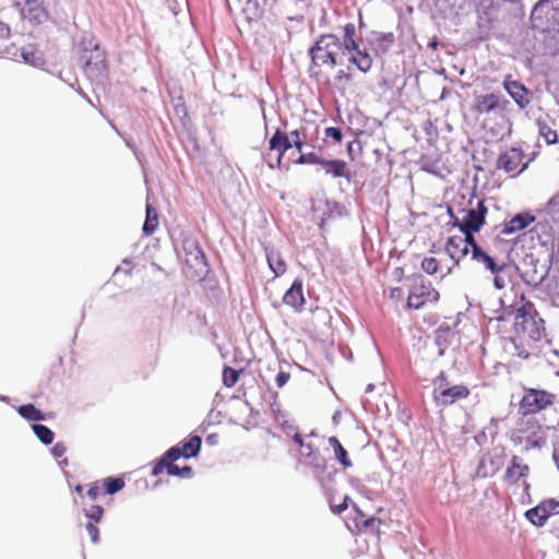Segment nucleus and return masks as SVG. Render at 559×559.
Masks as SVG:
<instances>
[{"label":"nucleus","instance_id":"nucleus-52","mask_svg":"<svg viewBox=\"0 0 559 559\" xmlns=\"http://www.w3.org/2000/svg\"><path fill=\"white\" fill-rule=\"evenodd\" d=\"M538 504L542 508V510H544L545 513H547L546 515L548 516V519L552 515L559 514V500L555 498L544 499Z\"/></svg>","mask_w":559,"mask_h":559},{"label":"nucleus","instance_id":"nucleus-34","mask_svg":"<svg viewBox=\"0 0 559 559\" xmlns=\"http://www.w3.org/2000/svg\"><path fill=\"white\" fill-rule=\"evenodd\" d=\"M16 411L22 418L28 421L39 423L47 419V413L36 407L33 403L22 404Z\"/></svg>","mask_w":559,"mask_h":559},{"label":"nucleus","instance_id":"nucleus-30","mask_svg":"<svg viewBox=\"0 0 559 559\" xmlns=\"http://www.w3.org/2000/svg\"><path fill=\"white\" fill-rule=\"evenodd\" d=\"M461 212L465 213L461 219L460 231L465 233H479L484 227L481 219L474 213L472 209H461Z\"/></svg>","mask_w":559,"mask_h":559},{"label":"nucleus","instance_id":"nucleus-5","mask_svg":"<svg viewBox=\"0 0 559 559\" xmlns=\"http://www.w3.org/2000/svg\"><path fill=\"white\" fill-rule=\"evenodd\" d=\"M343 38L341 46L343 47V55L348 52V62L355 66L360 72L367 73L370 71L373 60L367 49H360L359 43L356 39V26L354 23H347L343 26Z\"/></svg>","mask_w":559,"mask_h":559},{"label":"nucleus","instance_id":"nucleus-7","mask_svg":"<svg viewBox=\"0 0 559 559\" xmlns=\"http://www.w3.org/2000/svg\"><path fill=\"white\" fill-rule=\"evenodd\" d=\"M79 62L87 79L97 85H105L109 82V66L106 58V51L100 48L91 55L79 57Z\"/></svg>","mask_w":559,"mask_h":559},{"label":"nucleus","instance_id":"nucleus-48","mask_svg":"<svg viewBox=\"0 0 559 559\" xmlns=\"http://www.w3.org/2000/svg\"><path fill=\"white\" fill-rule=\"evenodd\" d=\"M542 213L554 223L559 224V192L548 200Z\"/></svg>","mask_w":559,"mask_h":559},{"label":"nucleus","instance_id":"nucleus-49","mask_svg":"<svg viewBox=\"0 0 559 559\" xmlns=\"http://www.w3.org/2000/svg\"><path fill=\"white\" fill-rule=\"evenodd\" d=\"M241 370H237L230 366L224 365L222 371V381L226 388H233L236 385L240 378Z\"/></svg>","mask_w":559,"mask_h":559},{"label":"nucleus","instance_id":"nucleus-13","mask_svg":"<svg viewBox=\"0 0 559 559\" xmlns=\"http://www.w3.org/2000/svg\"><path fill=\"white\" fill-rule=\"evenodd\" d=\"M469 389L465 384H455L448 388H439L433 390V401L437 405H452L455 402L466 399L469 395Z\"/></svg>","mask_w":559,"mask_h":559},{"label":"nucleus","instance_id":"nucleus-28","mask_svg":"<svg viewBox=\"0 0 559 559\" xmlns=\"http://www.w3.org/2000/svg\"><path fill=\"white\" fill-rule=\"evenodd\" d=\"M500 107V96L493 93L479 95L475 98L474 110L478 114H489Z\"/></svg>","mask_w":559,"mask_h":559},{"label":"nucleus","instance_id":"nucleus-53","mask_svg":"<svg viewBox=\"0 0 559 559\" xmlns=\"http://www.w3.org/2000/svg\"><path fill=\"white\" fill-rule=\"evenodd\" d=\"M292 440L295 444L298 445L300 450V455L302 456V451L306 452H319V449L316 448L311 442H306L305 437L301 432H296L292 436Z\"/></svg>","mask_w":559,"mask_h":559},{"label":"nucleus","instance_id":"nucleus-42","mask_svg":"<svg viewBox=\"0 0 559 559\" xmlns=\"http://www.w3.org/2000/svg\"><path fill=\"white\" fill-rule=\"evenodd\" d=\"M32 430L36 438L45 445H49L53 442L55 432L46 425L41 423H33Z\"/></svg>","mask_w":559,"mask_h":559},{"label":"nucleus","instance_id":"nucleus-33","mask_svg":"<svg viewBox=\"0 0 559 559\" xmlns=\"http://www.w3.org/2000/svg\"><path fill=\"white\" fill-rule=\"evenodd\" d=\"M167 92L176 115L179 117L182 123H185V120L189 118V115L182 96V90L179 88L177 91L176 88H167Z\"/></svg>","mask_w":559,"mask_h":559},{"label":"nucleus","instance_id":"nucleus-39","mask_svg":"<svg viewBox=\"0 0 559 559\" xmlns=\"http://www.w3.org/2000/svg\"><path fill=\"white\" fill-rule=\"evenodd\" d=\"M536 424V430H533L526 438V449H542L546 444L547 435L543 430L542 425H539L537 421Z\"/></svg>","mask_w":559,"mask_h":559},{"label":"nucleus","instance_id":"nucleus-9","mask_svg":"<svg viewBox=\"0 0 559 559\" xmlns=\"http://www.w3.org/2000/svg\"><path fill=\"white\" fill-rule=\"evenodd\" d=\"M556 401V395L544 389L525 388L519 403V413L523 416L537 414Z\"/></svg>","mask_w":559,"mask_h":559},{"label":"nucleus","instance_id":"nucleus-46","mask_svg":"<svg viewBox=\"0 0 559 559\" xmlns=\"http://www.w3.org/2000/svg\"><path fill=\"white\" fill-rule=\"evenodd\" d=\"M462 239H463V248L461 249V257H465L468 253H471V257L473 255V252L476 250H481L483 248L475 239L476 233H465L461 231Z\"/></svg>","mask_w":559,"mask_h":559},{"label":"nucleus","instance_id":"nucleus-45","mask_svg":"<svg viewBox=\"0 0 559 559\" xmlns=\"http://www.w3.org/2000/svg\"><path fill=\"white\" fill-rule=\"evenodd\" d=\"M538 134L542 136L547 145L558 143L559 135L556 130L551 129L546 121L538 119L537 120Z\"/></svg>","mask_w":559,"mask_h":559},{"label":"nucleus","instance_id":"nucleus-4","mask_svg":"<svg viewBox=\"0 0 559 559\" xmlns=\"http://www.w3.org/2000/svg\"><path fill=\"white\" fill-rule=\"evenodd\" d=\"M406 282L409 286V293L407 296V307L411 309L419 310L427 302H438L440 299L439 292L432 287L430 281H428L421 273H413L406 277Z\"/></svg>","mask_w":559,"mask_h":559},{"label":"nucleus","instance_id":"nucleus-58","mask_svg":"<svg viewBox=\"0 0 559 559\" xmlns=\"http://www.w3.org/2000/svg\"><path fill=\"white\" fill-rule=\"evenodd\" d=\"M324 134L326 138L332 139L335 143H340L343 140L342 129L338 127H328L324 129Z\"/></svg>","mask_w":559,"mask_h":559},{"label":"nucleus","instance_id":"nucleus-59","mask_svg":"<svg viewBox=\"0 0 559 559\" xmlns=\"http://www.w3.org/2000/svg\"><path fill=\"white\" fill-rule=\"evenodd\" d=\"M289 138H290L292 147H295L299 153H301V150L304 148L305 143L300 139V131L298 129L293 130L289 133Z\"/></svg>","mask_w":559,"mask_h":559},{"label":"nucleus","instance_id":"nucleus-12","mask_svg":"<svg viewBox=\"0 0 559 559\" xmlns=\"http://www.w3.org/2000/svg\"><path fill=\"white\" fill-rule=\"evenodd\" d=\"M151 465H152L151 475L154 477L159 476L164 472H166V474L168 476L178 477L181 479H190L194 475L192 466H190V465L179 466L176 464V462H170V461L166 460L164 454H162L159 457L154 460L151 463Z\"/></svg>","mask_w":559,"mask_h":559},{"label":"nucleus","instance_id":"nucleus-1","mask_svg":"<svg viewBox=\"0 0 559 559\" xmlns=\"http://www.w3.org/2000/svg\"><path fill=\"white\" fill-rule=\"evenodd\" d=\"M341 50H343V47L337 35L324 33L317 36L307 50V56L310 59L309 78L319 81L323 67L334 69L342 64Z\"/></svg>","mask_w":559,"mask_h":559},{"label":"nucleus","instance_id":"nucleus-19","mask_svg":"<svg viewBox=\"0 0 559 559\" xmlns=\"http://www.w3.org/2000/svg\"><path fill=\"white\" fill-rule=\"evenodd\" d=\"M535 222L536 216L531 211L516 213L509 221H504L502 224L501 234L509 236L518 231H522Z\"/></svg>","mask_w":559,"mask_h":559},{"label":"nucleus","instance_id":"nucleus-22","mask_svg":"<svg viewBox=\"0 0 559 559\" xmlns=\"http://www.w3.org/2000/svg\"><path fill=\"white\" fill-rule=\"evenodd\" d=\"M21 15L33 26L41 25L50 19L48 10L40 0H36L33 4H24Z\"/></svg>","mask_w":559,"mask_h":559},{"label":"nucleus","instance_id":"nucleus-64","mask_svg":"<svg viewBox=\"0 0 559 559\" xmlns=\"http://www.w3.org/2000/svg\"><path fill=\"white\" fill-rule=\"evenodd\" d=\"M67 452V447L63 442H57L50 448V453L55 459H61Z\"/></svg>","mask_w":559,"mask_h":559},{"label":"nucleus","instance_id":"nucleus-10","mask_svg":"<svg viewBox=\"0 0 559 559\" xmlns=\"http://www.w3.org/2000/svg\"><path fill=\"white\" fill-rule=\"evenodd\" d=\"M202 448V437L195 432L189 433L177 444L170 447L163 454L170 462L179 459L190 460L199 456Z\"/></svg>","mask_w":559,"mask_h":559},{"label":"nucleus","instance_id":"nucleus-56","mask_svg":"<svg viewBox=\"0 0 559 559\" xmlns=\"http://www.w3.org/2000/svg\"><path fill=\"white\" fill-rule=\"evenodd\" d=\"M84 515L90 522L99 523L104 516V508L100 504H93L88 510H84Z\"/></svg>","mask_w":559,"mask_h":559},{"label":"nucleus","instance_id":"nucleus-47","mask_svg":"<svg viewBox=\"0 0 559 559\" xmlns=\"http://www.w3.org/2000/svg\"><path fill=\"white\" fill-rule=\"evenodd\" d=\"M498 301H499L500 308L495 311L496 312L495 319L497 321H507V320H509L510 317H514V319L516 318V314H518L516 310H519V307H520L519 305L511 304L509 306H506L502 298H499Z\"/></svg>","mask_w":559,"mask_h":559},{"label":"nucleus","instance_id":"nucleus-62","mask_svg":"<svg viewBox=\"0 0 559 559\" xmlns=\"http://www.w3.org/2000/svg\"><path fill=\"white\" fill-rule=\"evenodd\" d=\"M213 415H214V409H211L210 413L207 414L206 418L197 427V429L193 432H195L200 436L202 433H204L209 429V427L214 425V421L212 420Z\"/></svg>","mask_w":559,"mask_h":559},{"label":"nucleus","instance_id":"nucleus-44","mask_svg":"<svg viewBox=\"0 0 559 559\" xmlns=\"http://www.w3.org/2000/svg\"><path fill=\"white\" fill-rule=\"evenodd\" d=\"M463 239L462 236H451L447 239L445 251L449 257L454 261V265H457L460 262V257H456V253H461V249L463 248Z\"/></svg>","mask_w":559,"mask_h":559},{"label":"nucleus","instance_id":"nucleus-35","mask_svg":"<svg viewBox=\"0 0 559 559\" xmlns=\"http://www.w3.org/2000/svg\"><path fill=\"white\" fill-rule=\"evenodd\" d=\"M329 444L332 447L334 452V457L344 468H348L353 465L352 460L349 459L348 451L343 447L341 441L332 436L329 438Z\"/></svg>","mask_w":559,"mask_h":559},{"label":"nucleus","instance_id":"nucleus-36","mask_svg":"<svg viewBox=\"0 0 559 559\" xmlns=\"http://www.w3.org/2000/svg\"><path fill=\"white\" fill-rule=\"evenodd\" d=\"M158 227V214L156 209L151 204L146 203L145 206V221L142 226V233L145 236H151L155 233Z\"/></svg>","mask_w":559,"mask_h":559},{"label":"nucleus","instance_id":"nucleus-27","mask_svg":"<svg viewBox=\"0 0 559 559\" xmlns=\"http://www.w3.org/2000/svg\"><path fill=\"white\" fill-rule=\"evenodd\" d=\"M20 56L26 64L34 68L43 69L46 64L44 53L39 51L34 44H28L22 47Z\"/></svg>","mask_w":559,"mask_h":559},{"label":"nucleus","instance_id":"nucleus-60","mask_svg":"<svg viewBox=\"0 0 559 559\" xmlns=\"http://www.w3.org/2000/svg\"><path fill=\"white\" fill-rule=\"evenodd\" d=\"M350 68L348 67V70L345 71L343 69L338 70L334 76V82L336 84H343L345 82H352L354 76L352 74V72L349 71Z\"/></svg>","mask_w":559,"mask_h":559},{"label":"nucleus","instance_id":"nucleus-55","mask_svg":"<svg viewBox=\"0 0 559 559\" xmlns=\"http://www.w3.org/2000/svg\"><path fill=\"white\" fill-rule=\"evenodd\" d=\"M420 266H421V270L428 274V275H433L436 274L439 269H440V263L439 261L433 258V257H425L423 260H421V263H420Z\"/></svg>","mask_w":559,"mask_h":559},{"label":"nucleus","instance_id":"nucleus-54","mask_svg":"<svg viewBox=\"0 0 559 559\" xmlns=\"http://www.w3.org/2000/svg\"><path fill=\"white\" fill-rule=\"evenodd\" d=\"M521 459L516 455H513L509 466L506 469L503 481L508 485H514V474L513 471H516L518 467L521 465Z\"/></svg>","mask_w":559,"mask_h":559},{"label":"nucleus","instance_id":"nucleus-61","mask_svg":"<svg viewBox=\"0 0 559 559\" xmlns=\"http://www.w3.org/2000/svg\"><path fill=\"white\" fill-rule=\"evenodd\" d=\"M474 213L481 219L484 224H486V216L488 213V209L485 205V199L478 200L476 207H471Z\"/></svg>","mask_w":559,"mask_h":559},{"label":"nucleus","instance_id":"nucleus-63","mask_svg":"<svg viewBox=\"0 0 559 559\" xmlns=\"http://www.w3.org/2000/svg\"><path fill=\"white\" fill-rule=\"evenodd\" d=\"M85 528L91 537V542L95 545L98 544L100 540V535H99V530L96 526V524H94L92 522H87L85 525Z\"/></svg>","mask_w":559,"mask_h":559},{"label":"nucleus","instance_id":"nucleus-26","mask_svg":"<svg viewBox=\"0 0 559 559\" xmlns=\"http://www.w3.org/2000/svg\"><path fill=\"white\" fill-rule=\"evenodd\" d=\"M471 258L472 260L481 263L490 273L507 271V269L510 267L506 262L499 263L495 257L487 253L484 249L474 251Z\"/></svg>","mask_w":559,"mask_h":559},{"label":"nucleus","instance_id":"nucleus-50","mask_svg":"<svg viewBox=\"0 0 559 559\" xmlns=\"http://www.w3.org/2000/svg\"><path fill=\"white\" fill-rule=\"evenodd\" d=\"M323 162V157H321L317 152L311 151L308 153H299V157L295 160V164L298 165H316L321 166Z\"/></svg>","mask_w":559,"mask_h":559},{"label":"nucleus","instance_id":"nucleus-23","mask_svg":"<svg viewBox=\"0 0 559 559\" xmlns=\"http://www.w3.org/2000/svg\"><path fill=\"white\" fill-rule=\"evenodd\" d=\"M531 233H534L537 235L538 241L542 247H545V251H549L550 248L555 249V239L552 235V226L549 223L548 217L538 221L534 227L531 229Z\"/></svg>","mask_w":559,"mask_h":559},{"label":"nucleus","instance_id":"nucleus-20","mask_svg":"<svg viewBox=\"0 0 559 559\" xmlns=\"http://www.w3.org/2000/svg\"><path fill=\"white\" fill-rule=\"evenodd\" d=\"M524 152L521 147L512 146L509 151L500 152L496 167L497 169H502L506 173H511L518 168V166L523 162Z\"/></svg>","mask_w":559,"mask_h":559},{"label":"nucleus","instance_id":"nucleus-40","mask_svg":"<svg viewBox=\"0 0 559 559\" xmlns=\"http://www.w3.org/2000/svg\"><path fill=\"white\" fill-rule=\"evenodd\" d=\"M193 277H195L199 282L205 283L209 289H214L217 287V278L215 274L212 272L210 263L207 266L194 269Z\"/></svg>","mask_w":559,"mask_h":559},{"label":"nucleus","instance_id":"nucleus-25","mask_svg":"<svg viewBox=\"0 0 559 559\" xmlns=\"http://www.w3.org/2000/svg\"><path fill=\"white\" fill-rule=\"evenodd\" d=\"M264 251L267 265L274 277L283 275L287 270V265L280 251L272 246H265Z\"/></svg>","mask_w":559,"mask_h":559},{"label":"nucleus","instance_id":"nucleus-57","mask_svg":"<svg viewBox=\"0 0 559 559\" xmlns=\"http://www.w3.org/2000/svg\"><path fill=\"white\" fill-rule=\"evenodd\" d=\"M350 497L348 495H345L342 502L341 503H337L335 504L331 498H329V507H330V510L332 513L336 514V515H340L341 513H343L345 510L348 509L349 507V502H350Z\"/></svg>","mask_w":559,"mask_h":559},{"label":"nucleus","instance_id":"nucleus-11","mask_svg":"<svg viewBox=\"0 0 559 559\" xmlns=\"http://www.w3.org/2000/svg\"><path fill=\"white\" fill-rule=\"evenodd\" d=\"M181 247L187 255L186 263L190 267H203L210 263L199 240L191 234L181 233Z\"/></svg>","mask_w":559,"mask_h":559},{"label":"nucleus","instance_id":"nucleus-31","mask_svg":"<svg viewBox=\"0 0 559 559\" xmlns=\"http://www.w3.org/2000/svg\"><path fill=\"white\" fill-rule=\"evenodd\" d=\"M347 162L341 158H323L321 169L326 176L332 179H340L344 169H346Z\"/></svg>","mask_w":559,"mask_h":559},{"label":"nucleus","instance_id":"nucleus-17","mask_svg":"<svg viewBox=\"0 0 559 559\" xmlns=\"http://www.w3.org/2000/svg\"><path fill=\"white\" fill-rule=\"evenodd\" d=\"M283 304L292 307L295 312H301L305 308L306 298L304 295V281L300 277H296L290 287L285 292L283 296Z\"/></svg>","mask_w":559,"mask_h":559},{"label":"nucleus","instance_id":"nucleus-18","mask_svg":"<svg viewBox=\"0 0 559 559\" xmlns=\"http://www.w3.org/2000/svg\"><path fill=\"white\" fill-rule=\"evenodd\" d=\"M269 148L277 152L276 164L269 163V167L281 168L285 153L292 148L289 135L277 128L269 140Z\"/></svg>","mask_w":559,"mask_h":559},{"label":"nucleus","instance_id":"nucleus-32","mask_svg":"<svg viewBox=\"0 0 559 559\" xmlns=\"http://www.w3.org/2000/svg\"><path fill=\"white\" fill-rule=\"evenodd\" d=\"M454 2V0H433V17H442V19H449L453 15H457L465 10H459L455 7H452L451 4Z\"/></svg>","mask_w":559,"mask_h":559},{"label":"nucleus","instance_id":"nucleus-15","mask_svg":"<svg viewBox=\"0 0 559 559\" xmlns=\"http://www.w3.org/2000/svg\"><path fill=\"white\" fill-rule=\"evenodd\" d=\"M503 87L508 95L513 99L519 109H525L533 97V93L522 82L506 79Z\"/></svg>","mask_w":559,"mask_h":559},{"label":"nucleus","instance_id":"nucleus-6","mask_svg":"<svg viewBox=\"0 0 559 559\" xmlns=\"http://www.w3.org/2000/svg\"><path fill=\"white\" fill-rule=\"evenodd\" d=\"M516 311L518 314L514 322L515 333L527 335L533 341L540 340L542 330H544V320L538 318L534 304L523 299V302Z\"/></svg>","mask_w":559,"mask_h":559},{"label":"nucleus","instance_id":"nucleus-41","mask_svg":"<svg viewBox=\"0 0 559 559\" xmlns=\"http://www.w3.org/2000/svg\"><path fill=\"white\" fill-rule=\"evenodd\" d=\"M546 514L547 513H545L537 503L535 507L526 510L524 516L533 526L543 527L548 521V516Z\"/></svg>","mask_w":559,"mask_h":559},{"label":"nucleus","instance_id":"nucleus-24","mask_svg":"<svg viewBox=\"0 0 559 559\" xmlns=\"http://www.w3.org/2000/svg\"><path fill=\"white\" fill-rule=\"evenodd\" d=\"M435 345L438 347V357L445 354L448 347L451 346L455 333L448 323H441L435 331Z\"/></svg>","mask_w":559,"mask_h":559},{"label":"nucleus","instance_id":"nucleus-38","mask_svg":"<svg viewBox=\"0 0 559 559\" xmlns=\"http://www.w3.org/2000/svg\"><path fill=\"white\" fill-rule=\"evenodd\" d=\"M324 205L325 209L323 213L325 215V219H333L335 217H344L348 215L346 206L338 201L325 199Z\"/></svg>","mask_w":559,"mask_h":559},{"label":"nucleus","instance_id":"nucleus-16","mask_svg":"<svg viewBox=\"0 0 559 559\" xmlns=\"http://www.w3.org/2000/svg\"><path fill=\"white\" fill-rule=\"evenodd\" d=\"M504 449L495 448L492 452L483 457L477 465V475L480 477L493 476L503 465Z\"/></svg>","mask_w":559,"mask_h":559},{"label":"nucleus","instance_id":"nucleus-43","mask_svg":"<svg viewBox=\"0 0 559 559\" xmlns=\"http://www.w3.org/2000/svg\"><path fill=\"white\" fill-rule=\"evenodd\" d=\"M124 479L121 476H108L103 479L105 495L114 496L124 488Z\"/></svg>","mask_w":559,"mask_h":559},{"label":"nucleus","instance_id":"nucleus-8","mask_svg":"<svg viewBox=\"0 0 559 559\" xmlns=\"http://www.w3.org/2000/svg\"><path fill=\"white\" fill-rule=\"evenodd\" d=\"M530 20L535 31L559 26V0H538L532 9Z\"/></svg>","mask_w":559,"mask_h":559},{"label":"nucleus","instance_id":"nucleus-37","mask_svg":"<svg viewBox=\"0 0 559 559\" xmlns=\"http://www.w3.org/2000/svg\"><path fill=\"white\" fill-rule=\"evenodd\" d=\"M78 48L79 57H82L83 55H91V52L96 51V49H100V45L92 33L84 32L80 38Z\"/></svg>","mask_w":559,"mask_h":559},{"label":"nucleus","instance_id":"nucleus-14","mask_svg":"<svg viewBox=\"0 0 559 559\" xmlns=\"http://www.w3.org/2000/svg\"><path fill=\"white\" fill-rule=\"evenodd\" d=\"M302 459L300 461L306 467H309L312 472L314 480L324 487V474L328 471L326 459L319 452H306L302 451Z\"/></svg>","mask_w":559,"mask_h":559},{"label":"nucleus","instance_id":"nucleus-21","mask_svg":"<svg viewBox=\"0 0 559 559\" xmlns=\"http://www.w3.org/2000/svg\"><path fill=\"white\" fill-rule=\"evenodd\" d=\"M352 509L355 512L353 522L355 527L361 533L379 532V526L382 524L381 519L376 515L367 516L358 507L357 503L352 502Z\"/></svg>","mask_w":559,"mask_h":559},{"label":"nucleus","instance_id":"nucleus-3","mask_svg":"<svg viewBox=\"0 0 559 559\" xmlns=\"http://www.w3.org/2000/svg\"><path fill=\"white\" fill-rule=\"evenodd\" d=\"M459 10L474 8L477 14V29L474 40L483 43L491 37L492 25L497 21L498 8L495 0H454L451 4Z\"/></svg>","mask_w":559,"mask_h":559},{"label":"nucleus","instance_id":"nucleus-2","mask_svg":"<svg viewBox=\"0 0 559 559\" xmlns=\"http://www.w3.org/2000/svg\"><path fill=\"white\" fill-rule=\"evenodd\" d=\"M556 261L557 253L554 248H550L548 252L540 251L538 254L533 252L525 253L521 265L512 264V267L526 285L538 287L547 278Z\"/></svg>","mask_w":559,"mask_h":559},{"label":"nucleus","instance_id":"nucleus-29","mask_svg":"<svg viewBox=\"0 0 559 559\" xmlns=\"http://www.w3.org/2000/svg\"><path fill=\"white\" fill-rule=\"evenodd\" d=\"M544 34L543 43L545 52L549 56H559V26L549 27L547 31H539Z\"/></svg>","mask_w":559,"mask_h":559},{"label":"nucleus","instance_id":"nucleus-51","mask_svg":"<svg viewBox=\"0 0 559 559\" xmlns=\"http://www.w3.org/2000/svg\"><path fill=\"white\" fill-rule=\"evenodd\" d=\"M360 134H364L362 130H357L355 132L356 136H359ZM362 146L360 141L355 138L354 140L349 141L346 145V153L350 160H355L359 155H361Z\"/></svg>","mask_w":559,"mask_h":559}]
</instances>
